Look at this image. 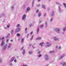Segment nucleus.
<instances>
[{
    "label": "nucleus",
    "mask_w": 66,
    "mask_h": 66,
    "mask_svg": "<svg viewBox=\"0 0 66 66\" xmlns=\"http://www.w3.org/2000/svg\"><path fill=\"white\" fill-rule=\"evenodd\" d=\"M39 11V10H38V9H37L36 11V13H37Z\"/></svg>",
    "instance_id": "nucleus-42"
},
{
    "label": "nucleus",
    "mask_w": 66,
    "mask_h": 66,
    "mask_svg": "<svg viewBox=\"0 0 66 66\" xmlns=\"http://www.w3.org/2000/svg\"><path fill=\"white\" fill-rule=\"evenodd\" d=\"M32 52H31V51L29 52V54L31 55V54H32Z\"/></svg>",
    "instance_id": "nucleus-35"
},
{
    "label": "nucleus",
    "mask_w": 66,
    "mask_h": 66,
    "mask_svg": "<svg viewBox=\"0 0 66 66\" xmlns=\"http://www.w3.org/2000/svg\"><path fill=\"white\" fill-rule=\"evenodd\" d=\"M4 38V37H3L2 38L1 37L0 38V40H2V41H3V39Z\"/></svg>",
    "instance_id": "nucleus-17"
},
{
    "label": "nucleus",
    "mask_w": 66,
    "mask_h": 66,
    "mask_svg": "<svg viewBox=\"0 0 66 66\" xmlns=\"http://www.w3.org/2000/svg\"><path fill=\"white\" fill-rule=\"evenodd\" d=\"M31 46V44H30V45H29V46Z\"/></svg>",
    "instance_id": "nucleus-64"
},
{
    "label": "nucleus",
    "mask_w": 66,
    "mask_h": 66,
    "mask_svg": "<svg viewBox=\"0 0 66 66\" xmlns=\"http://www.w3.org/2000/svg\"><path fill=\"white\" fill-rule=\"evenodd\" d=\"M10 34H8L7 36L6 37V38H7V37H10Z\"/></svg>",
    "instance_id": "nucleus-28"
},
{
    "label": "nucleus",
    "mask_w": 66,
    "mask_h": 66,
    "mask_svg": "<svg viewBox=\"0 0 66 66\" xmlns=\"http://www.w3.org/2000/svg\"><path fill=\"white\" fill-rule=\"evenodd\" d=\"M45 60H49V58L48 55L47 54H45Z\"/></svg>",
    "instance_id": "nucleus-3"
},
{
    "label": "nucleus",
    "mask_w": 66,
    "mask_h": 66,
    "mask_svg": "<svg viewBox=\"0 0 66 66\" xmlns=\"http://www.w3.org/2000/svg\"><path fill=\"white\" fill-rule=\"evenodd\" d=\"M4 16V13H2L1 14H0V18H1L2 17V16Z\"/></svg>",
    "instance_id": "nucleus-11"
},
{
    "label": "nucleus",
    "mask_w": 66,
    "mask_h": 66,
    "mask_svg": "<svg viewBox=\"0 0 66 66\" xmlns=\"http://www.w3.org/2000/svg\"><path fill=\"white\" fill-rule=\"evenodd\" d=\"M30 8L29 7H28L26 10V12H28L29 10H30Z\"/></svg>",
    "instance_id": "nucleus-13"
},
{
    "label": "nucleus",
    "mask_w": 66,
    "mask_h": 66,
    "mask_svg": "<svg viewBox=\"0 0 66 66\" xmlns=\"http://www.w3.org/2000/svg\"><path fill=\"white\" fill-rule=\"evenodd\" d=\"M20 28H18L15 29V31L16 32H18L19 31H20Z\"/></svg>",
    "instance_id": "nucleus-9"
},
{
    "label": "nucleus",
    "mask_w": 66,
    "mask_h": 66,
    "mask_svg": "<svg viewBox=\"0 0 66 66\" xmlns=\"http://www.w3.org/2000/svg\"><path fill=\"white\" fill-rule=\"evenodd\" d=\"M46 44L47 45L45 46V47H49V46L51 45V44H50V43L48 42H47L46 43Z\"/></svg>",
    "instance_id": "nucleus-4"
},
{
    "label": "nucleus",
    "mask_w": 66,
    "mask_h": 66,
    "mask_svg": "<svg viewBox=\"0 0 66 66\" xmlns=\"http://www.w3.org/2000/svg\"><path fill=\"white\" fill-rule=\"evenodd\" d=\"M54 11H53L51 14V16H54Z\"/></svg>",
    "instance_id": "nucleus-16"
},
{
    "label": "nucleus",
    "mask_w": 66,
    "mask_h": 66,
    "mask_svg": "<svg viewBox=\"0 0 66 66\" xmlns=\"http://www.w3.org/2000/svg\"><path fill=\"white\" fill-rule=\"evenodd\" d=\"M14 59H15V57H12L10 60V62H13V61H14Z\"/></svg>",
    "instance_id": "nucleus-8"
},
{
    "label": "nucleus",
    "mask_w": 66,
    "mask_h": 66,
    "mask_svg": "<svg viewBox=\"0 0 66 66\" xmlns=\"http://www.w3.org/2000/svg\"><path fill=\"white\" fill-rule=\"evenodd\" d=\"M41 16V13H39L38 14V16L40 17Z\"/></svg>",
    "instance_id": "nucleus-32"
},
{
    "label": "nucleus",
    "mask_w": 66,
    "mask_h": 66,
    "mask_svg": "<svg viewBox=\"0 0 66 66\" xmlns=\"http://www.w3.org/2000/svg\"><path fill=\"white\" fill-rule=\"evenodd\" d=\"M54 30L56 32L58 33H60V29L59 28H54Z\"/></svg>",
    "instance_id": "nucleus-2"
},
{
    "label": "nucleus",
    "mask_w": 66,
    "mask_h": 66,
    "mask_svg": "<svg viewBox=\"0 0 66 66\" xmlns=\"http://www.w3.org/2000/svg\"><path fill=\"white\" fill-rule=\"evenodd\" d=\"M27 28H25V33H26V32H27Z\"/></svg>",
    "instance_id": "nucleus-38"
},
{
    "label": "nucleus",
    "mask_w": 66,
    "mask_h": 66,
    "mask_svg": "<svg viewBox=\"0 0 66 66\" xmlns=\"http://www.w3.org/2000/svg\"><path fill=\"white\" fill-rule=\"evenodd\" d=\"M20 26V24H17V27H19Z\"/></svg>",
    "instance_id": "nucleus-40"
},
{
    "label": "nucleus",
    "mask_w": 66,
    "mask_h": 66,
    "mask_svg": "<svg viewBox=\"0 0 66 66\" xmlns=\"http://www.w3.org/2000/svg\"><path fill=\"white\" fill-rule=\"evenodd\" d=\"M22 53L23 55H24L25 54V50H23L22 52Z\"/></svg>",
    "instance_id": "nucleus-21"
},
{
    "label": "nucleus",
    "mask_w": 66,
    "mask_h": 66,
    "mask_svg": "<svg viewBox=\"0 0 66 66\" xmlns=\"http://www.w3.org/2000/svg\"><path fill=\"white\" fill-rule=\"evenodd\" d=\"M40 39H41V38L39 37H38L36 39V40H40Z\"/></svg>",
    "instance_id": "nucleus-18"
},
{
    "label": "nucleus",
    "mask_w": 66,
    "mask_h": 66,
    "mask_svg": "<svg viewBox=\"0 0 66 66\" xmlns=\"http://www.w3.org/2000/svg\"><path fill=\"white\" fill-rule=\"evenodd\" d=\"M34 36V35H32V36L31 37V38L30 39L31 40H32V39H33V38Z\"/></svg>",
    "instance_id": "nucleus-26"
},
{
    "label": "nucleus",
    "mask_w": 66,
    "mask_h": 66,
    "mask_svg": "<svg viewBox=\"0 0 66 66\" xmlns=\"http://www.w3.org/2000/svg\"><path fill=\"white\" fill-rule=\"evenodd\" d=\"M23 49V47H22L21 49V50H22Z\"/></svg>",
    "instance_id": "nucleus-51"
},
{
    "label": "nucleus",
    "mask_w": 66,
    "mask_h": 66,
    "mask_svg": "<svg viewBox=\"0 0 66 66\" xmlns=\"http://www.w3.org/2000/svg\"><path fill=\"white\" fill-rule=\"evenodd\" d=\"M54 51H50V53H54Z\"/></svg>",
    "instance_id": "nucleus-31"
},
{
    "label": "nucleus",
    "mask_w": 66,
    "mask_h": 66,
    "mask_svg": "<svg viewBox=\"0 0 66 66\" xmlns=\"http://www.w3.org/2000/svg\"><path fill=\"white\" fill-rule=\"evenodd\" d=\"M54 40H55V41H56V40H59L58 38H56V37H54Z\"/></svg>",
    "instance_id": "nucleus-14"
},
{
    "label": "nucleus",
    "mask_w": 66,
    "mask_h": 66,
    "mask_svg": "<svg viewBox=\"0 0 66 66\" xmlns=\"http://www.w3.org/2000/svg\"><path fill=\"white\" fill-rule=\"evenodd\" d=\"M32 47L33 49H34L35 48V47H34L33 46H32Z\"/></svg>",
    "instance_id": "nucleus-45"
},
{
    "label": "nucleus",
    "mask_w": 66,
    "mask_h": 66,
    "mask_svg": "<svg viewBox=\"0 0 66 66\" xmlns=\"http://www.w3.org/2000/svg\"><path fill=\"white\" fill-rule=\"evenodd\" d=\"M11 45H12V44L11 43H10L8 44L7 48V49H9L11 48Z\"/></svg>",
    "instance_id": "nucleus-5"
},
{
    "label": "nucleus",
    "mask_w": 66,
    "mask_h": 66,
    "mask_svg": "<svg viewBox=\"0 0 66 66\" xmlns=\"http://www.w3.org/2000/svg\"><path fill=\"white\" fill-rule=\"evenodd\" d=\"M44 26V25L43 24H42V25H41L40 26V28H42V27H43V26Z\"/></svg>",
    "instance_id": "nucleus-36"
},
{
    "label": "nucleus",
    "mask_w": 66,
    "mask_h": 66,
    "mask_svg": "<svg viewBox=\"0 0 66 66\" xmlns=\"http://www.w3.org/2000/svg\"><path fill=\"white\" fill-rule=\"evenodd\" d=\"M4 42V41H3L2 42H1V46L2 47L4 45V44H5V43Z\"/></svg>",
    "instance_id": "nucleus-10"
},
{
    "label": "nucleus",
    "mask_w": 66,
    "mask_h": 66,
    "mask_svg": "<svg viewBox=\"0 0 66 66\" xmlns=\"http://www.w3.org/2000/svg\"><path fill=\"white\" fill-rule=\"evenodd\" d=\"M9 42V39H7L6 40V42Z\"/></svg>",
    "instance_id": "nucleus-54"
},
{
    "label": "nucleus",
    "mask_w": 66,
    "mask_h": 66,
    "mask_svg": "<svg viewBox=\"0 0 66 66\" xmlns=\"http://www.w3.org/2000/svg\"><path fill=\"white\" fill-rule=\"evenodd\" d=\"M37 53L38 54H40V52H38V53Z\"/></svg>",
    "instance_id": "nucleus-41"
},
{
    "label": "nucleus",
    "mask_w": 66,
    "mask_h": 66,
    "mask_svg": "<svg viewBox=\"0 0 66 66\" xmlns=\"http://www.w3.org/2000/svg\"><path fill=\"white\" fill-rule=\"evenodd\" d=\"M44 44V43H41L39 44V45L40 46H43V45Z\"/></svg>",
    "instance_id": "nucleus-19"
},
{
    "label": "nucleus",
    "mask_w": 66,
    "mask_h": 66,
    "mask_svg": "<svg viewBox=\"0 0 66 66\" xmlns=\"http://www.w3.org/2000/svg\"><path fill=\"white\" fill-rule=\"evenodd\" d=\"M23 66H27V65L23 64Z\"/></svg>",
    "instance_id": "nucleus-52"
},
{
    "label": "nucleus",
    "mask_w": 66,
    "mask_h": 66,
    "mask_svg": "<svg viewBox=\"0 0 66 66\" xmlns=\"http://www.w3.org/2000/svg\"><path fill=\"white\" fill-rule=\"evenodd\" d=\"M66 30V27L63 28V31L64 32H65Z\"/></svg>",
    "instance_id": "nucleus-20"
},
{
    "label": "nucleus",
    "mask_w": 66,
    "mask_h": 66,
    "mask_svg": "<svg viewBox=\"0 0 66 66\" xmlns=\"http://www.w3.org/2000/svg\"><path fill=\"white\" fill-rule=\"evenodd\" d=\"M39 29L37 28V34H38V32H39Z\"/></svg>",
    "instance_id": "nucleus-23"
},
{
    "label": "nucleus",
    "mask_w": 66,
    "mask_h": 66,
    "mask_svg": "<svg viewBox=\"0 0 66 66\" xmlns=\"http://www.w3.org/2000/svg\"><path fill=\"white\" fill-rule=\"evenodd\" d=\"M42 7L43 9H45V6L44 5H42Z\"/></svg>",
    "instance_id": "nucleus-22"
},
{
    "label": "nucleus",
    "mask_w": 66,
    "mask_h": 66,
    "mask_svg": "<svg viewBox=\"0 0 66 66\" xmlns=\"http://www.w3.org/2000/svg\"><path fill=\"white\" fill-rule=\"evenodd\" d=\"M56 48H57V46H56Z\"/></svg>",
    "instance_id": "nucleus-63"
},
{
    "label": "nucleus",
    "mask_w": 66,
    "mask_h": 66,
    "mask_svg": "<svg viewBox=\"0 0 66 66\" xmlns=\"http://www.w3.org/2000/svg\"><path fill=\"white\" fill-rule=\"evenodd\" d=\"M45 24L46 26H47V22H45Z\"/></svg>",
    "instance_id": "nucleus-46"
},
{
    "label": "nucleus",
    "mask_w": 66,
    "mask_h": 66,
    "mask_svg": "<svg viewBox=\"0 0 66 66\" xmlns=\"http://www.w3.org/2000/svg\"><path fill=\"white\" fill-rule=\"evenodd\" d=\"M46 15V13H45L44 14V16H45Z\"/></svg>",
    "instance_id": "nucleus-56"
},
{
    "label": "nucleus",
    "mask_w": 66,
    "mask_h": 66,
    "mask_svg": "<svg viewBox=\"0 0 66 66\" xmlns=\"http://www.w3.org/2000/svg\"><path fill=\"white\" fill-rule=\"evenodd\" d=\"M7 27H4V29H7Z\"/></svg>",
    "instance_id": "nucleus-53"
},
{
    "label": "nucleus",
    "mask_w": 66,
    "mask_h": 66,
    "mask_svg": "<svg viewBox=\"0 0 66 66\" xmlns=\"http://www.w3.org/2000/svg\"><path fill=\"white\" fill-rule=\"evenodd\" d=\"M29 34H28L26 36V37H29Z\"/></svg>",
    "instance_id": "nucleus-47"
},
{
    "label": "nucleus",
    "mask_w": 66,
    "mask_h": 66,
    "mask_svg": "<svg viewBox=\"0 0 66 66\" xmlns=\"http://www.w3.org/2000/svg\"><path fill=\"white\" fill-rule=\"evenodd\" d=\"M41 22V21L39 20V22L40 23V22Z\"/></svg>",
    "instance_id": "nucleus-58"
},
{
    "label": "nucleus",
    "mask_w": 66,
    "mask_h": 66,
    "mask_svg": "<svg viewBox=\"0 0 66 66\" xmlns=\"http://www.w3.org/2000/svg\"><path fill=\"white\" fill-rule=\"evenodd\" d=\"M24 38H22L21 40V42L22 43H23L24 42Z\"/></svg>",
    "instance_id": "nucleus-15"
},
{
    "label": "nucleus",
    "mask_w": 66,
    "mask_h": 66,
    "mask_svg": "<svg viewBox=\"0 0 66 66\" xmlns=\"http://www.w3.org/2000/svg\"><path fill=\"white\" fill-rule=\"evenodd\" d=\"M26 15L25 14H24L22 17V20H23L24 19H26Z\"/></svg>",
    "instance_id": "nucleus-6"
},
{
    "label": "nucleus",
    "mask_w": 66,
    "mask_h": 66,
    "mask_svg": "<svg viewBox=\"0 0 66 66\" xmlns=\"http://www.w3.org/2000/svg\"><path fill=\"white\" fill-rule=\"evenodd\" d=\"M10 24L7 25V28H9L10 27Z\"/></svg>",
    "instance_id": "nucleus-37"
},
{
    "label": "nucleus",
    "mask_w": 66,
    "mask_h": 66,
    "mask_svg": "<svg viewBox=\"0 0 66 66\" xmlns=\"http://www.w3.org/2000/svg\"><path fill=\"white\" fill-rule=\"evenodd\" d=\"M6 47H7V45L6 44L3 47V50H5L6 49Z\"/></svg>",
    "instance_id": "nucleus-7"
},
{
    "label": "nucleus",
    "mask_w": 66,
    "mask_h": 66,
    "mask_svg": "<svg viewBox=\"0 0 66 66\" xmlns=\"http://www.w3.org/2000/svg\"><path fill=\"white\" fill-rule=\"evenodd\" d=\"M11 42H13V40H11Z\"/></svg>",
    "instance_id": "nucleus-59"
},
{
    "label": "nucleus",
    "mask_w": 66,
    "mask_h": 66,
    "mask_svg": "<svg viewBox=\"0 0 66 66\" xmlns=\"http://www.w3.org/2000/svg\"><path fill=\"white\" fill-rule=\"evenodd\" d=\"M53 19V17L51 19V20H50V22H52V21Z\"/></svg>",
    "instance_id": "nucleus-27"
},
{
    "label": "nucleus",
    "mask_w": 66,
    "mask_h": 66,
    "mask_svg": "<svg viewBox=\"0 0 66 66\" xmlns=\"http://www.w3.org/2000/svg\"><path fill=\"white\" fill-rule=\"evenodd\" d=\"M16 35L18 37H19L20 36V35L19 34H17Z\"/></svg>",
    "instance_id": "nucleus-29"
},
{
    "label": "nucleus",
    "mask_w": 66,
    "mask_h": 66,
    "mask_svg": "<svg viewBox=\"0 0 66 66\" xmlns=\"http://www.w3.org/2000/svg\"><path fill=\"white\" fill-rule=\"evenodd\" d=\"M16 57H17V58H19V56H16Z\"/></svg>",
    "instance_id": "nucleus-60"
},
{
    "label": "nucleus",
    "mask_w": 66,
    "mask_h": 66,
    "mask_svg": "<svg viewBox=\"0 0 66 66\" xmlns=\"http://www.w3.org/2000/svg\"><path fill=\"white\" fill-rule=\"evenodd\" d=\"M56 4L57 5L60 6H58L59 12V13H61V12H62V11L61 10V6H62V5L61 4L59 3V2H56Z\"/></svg>",
    "instance_id": "nucleus-1"
},
{
    "label": "nucleus",
    "mask_w": 66,
    "mask_h": 66,
    "mask_svg": "<svg viewBox=\"0 0 66 66\" xmlns=\"http://www.w3.org/2000/svg\"><path fill=\"white\" fill-rule=\"evenodd\" d=\"M34 1H33V2H32V6H33V4H34Z\"/></svg>",
    "instance_id": "nucleus-34"
},
{
    "label": "nucleus",
    "mask_w": 66,
    "mask_h": 66,
    "mask_svg": "<svg viewBox=\"0 0 66 66\" xmlns=\"http://www.w3.org/2000/svg\"><path fill=\"white\" fill-rule=\"evenodd\" d=\"M14 62L16 63V59H15L14 60Z\"/></svg>",
    "instance_id": "nucleus-50"
},
{
    "label": "nucleus",
    "mask_w": 66,
    "mask_h": 66,
    "mask_svg": "<svg viewBox=\"0 0 66 66\" xmlns=\"http://www.w3.org/2000/svg\"><path fill=\"white\" fill-rule=\"evenodd\" d=\"M40 0H38V1L39 2V1H40Z\"/></svg>",
    "instance_id": "nucleus-61"
},
{
    "label": "nucleus",
    "mask_w": 66,
    "mask_h": 66,
    "mask_svg": "<svg viewBox=\"0 0 66 66\" xmlns=\"http://www.w3.org/2000/svg\"><path fill=\"white\" fill-rule=\"evenodd\" d=\"M63 5L64 6V7L65 8V9H66V5L65 3H63Z\"/></svg>",
    "instance_id": "nucleus-24"
},
{
    "label": "nucleus",
    "mask_w": 66,
    "mask_h": 66,
    "mask_svg": "<svg viewBox=\"0 0 66 66\" xmlns=\"http://www.w3.org/2000/svg\"><path fill=\"white\" fill-rule=\"evenodd\" d=\"M62 65L63 66H65L66 65V63L65 62H64L63 64Z\"/></svg>",
    "instance_id": "nucleus-25"
},
{
    "label": "nucleus",
    "mask_w": 66,
    "mask_h": 66,
    "mask_svg": "<svg viewBox=\"0 0 66 66\" xmlns=\"http://www.w3.org/2000/svg\"><path fill=\"white\" fill-rule=\"evenodd\" d=\"M33 31H31L30 33V34H31V35H32V34H33Z\"/></svg>",
    "instance_id": "nucleus-44"
},
{
    "label": "nucleus",
    "mask_w": 66,
    "mask_h": 66,
    "mask_svg": "<svg viewBox=\"0 0 66 66\" xmlns=\"http://www.w3.org/2000/svg\"><path fill=\"white\" fill-rule=\"evenodd\" d=\"M32 26V24H31L30 25V27H31Z\"/></svg>",
    "instance_id": "nucleus-57"
},
{
    "label": "nucleus",
    "mask_w": 66,
    "mask_h": 66,
    "mask_svg": "<svg viewBox=\"0 0 66 66\" xmlns=\"http://www.w3.org/2000/svg\"><path fill=\"white\" fill-rule=\"evenodd\" d=\"M61 49V47H58V49L60 50Z\"/></svg>",
    "instance_id": "nucleus-48"
},
{
    "label": "nucleus",
    "mask_w": 66,
    "mask_h": 66,
    "mask_svg": "<svg viewBox=\"0 0 66 66\" xmlns=\"http://www.w3.org/2000/svg\"><path fill=\"white\" fill-rule=\"evenodd\" d=\"M10 66H12V65H13V64H12V63H10Z\"/></svg>",
    "instance_id": "nucleus-55"
},
{
    "label": "nucleus",
    "mask_w": 66,
    "mask_h": 66,
    "mask_svg": "<svg viewBox=\"0 0 66 66\" xmlns=\"http://www.w3.org/2000/svg\"><path fill=\"white\" fill-rule=\"evenodd\" d=\"M49 66V65L47 64V65H46V66Z\"/></svg>",
    "instance_id": "nucleus-62"
},
{
    "label": "nucleus",
    "mask_w": 66,
    "mask_h": 66,
    "mask_svg": "<svg viewBox=\"0 0 66 66\" xmlns=\"http://www.w3.org/2000/svg\"><path fill=\"white\" fill-rule=\"evenodd\" d=\"M14 8V5H13V6H11V9H13Z\"/></svg>",
    "instance_id": "nucleus-43"
},
{
    "label": "nucleus",
    "mask_w": 66,
    "mask_h": 66,
    "mask_svg": "<svg viewBox=\"0 0 66 66\" xmlns=\"http://www.w3.org/2000/svg\"><path fill=\"white\" fill-rule=\"evenodd\" d=\"M64 56H65V55H62L59 58V60H61V59H62L63 57H64Z\"/></svg>",
    "instance_id": "nucleus-12"
},
{
    "label": "nucleus",
    "mask_w": 66,
    "mask_h": 66,
    "mask_svg": "<svg viewBox=\"0 0 66 66\" xmlns=\"http://www.w3.org/2000/svg\"><path fill=\"white\" fill-rule=\"evenodd\" d=\"M41 56H42V55L41 54H39L38 55V57H41Z\"/></svg>",
    "instance_id": "nucleus-39"
},
{
    "label": "nucleus",
    "mask_w": 66,
    "mask_h": 66,
    "mask_svg": "<svg viewBox=\"0 0 66 66\" xmlns=\"http://www.w3.org/2000/svg\"><path fill=\"white\" fill-rule=\"evenodd\" d=\"M13 32H14V30H13V29L11 31V34H13Z\"/></svg>",
    "instance_id": "nucleus-30"
},
{
    "label": "nucleus",
    "mask_w": 66,
    "mask_h": 66,
    "mask_svg": "<svg viewBox=\"0 0 66 66\" xmlns=\"http://www.w3.org/2000/svg\"><path fill=\"white\" fill-rule=\"evenodd\" d=\"M2 62V59L0 58V63H1Z\"/></svg>",
    "instance_id": "nucleus-33"
},
{
    "label": "nucleus",
    "mask_w": 66,
    "mask_h": 66,
    "mask_svg": "<svg viewBox=\"0 0 66 66\" xmlns=\"http://www.w3.org/2000/svg\"><path fill=\"white\" fill-rule=\"evenodd\" d=\"M40 6V4H39L37 6H38V7H39Z\"/></svg>",
    "instance_id": "nucleus-49"
}]
</instances>
